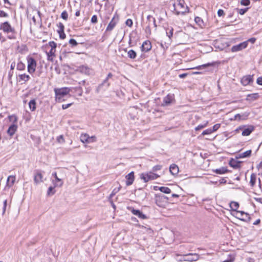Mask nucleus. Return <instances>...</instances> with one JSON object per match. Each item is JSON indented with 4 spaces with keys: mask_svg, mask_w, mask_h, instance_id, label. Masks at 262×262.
Listing matches in <instances>:
<instances>
[{
    "mask_svg": "<svg viewBox=\"0 0 262 262\" xmlns=\"http://www.w3.org/2000/svg\"><path fill=\"white\" fill-rule=\"evenodd\" d=\"M48 46L51 48L49 52H46L47 59L49 61H53V57H55L56 48L57 44L54 41H50Z\"/></svg>",
    "mask_w": 262,
    "mask_h": 262,
    "instance_id": "20e7f679",
    "label": "nucleus"
},
{
    "mask_svg": "<svg viewBox=\"0 0 262 262\" xmlns=\"http://www.w3.org/2000/svg\"><path fill=\"white\" fill-rule=\"evenodd\" d=\"M241 4L243 6H248L250 4L249 0H242Z\"/></svg>",
    "mask_w": 262,
    "mask_h": 262,
    "instance_id": "864d4df0",
    "label": "nucleus"
},
{
    "mask_svg": "<svg viewBox=\"0 0 262 262\" xmlns=\"http://www.w3.org/2000/svg\"><path fill=\"white\" fill-rule=\"evenodd\" d=\"M232 214L236 218L246 222H250L251 219L248 213L243 211H235Z\"/></svg>",
    "mask_w": 262,
    "mask_h": 262,
    "instance_id": "39448f33",
    "label": "nucleus"
},
{
    "mask_svg": "<svg viewBox=\"0 0 262 262\" xmlns=\"http://www.w3.org/2000/svg\"><path fill=\"white\" fill-rule=\"evenodd\" d=\"M59 34L60 38L63 39L66 37V35L64 33H62V32H60V33H59Z\"/></svg>",
    "mask_w": 262,
    "mask_h": 262,
    "instance_id": "774afa93",
    "label": "nucleus"
},
{
    "mask_svg": "<svg viewBox=\"0 0 262 262\" xmlns=\"http://www.w3.org/2000/svg\"><path fill=\"white\" fill-rule=\"evenodd\" d=\"M0 29L3 30L5 33H11V34L8 35V38L11 39L16 38L15 29L11 27V25L8 21L2 23L0 26Z\"/></svg>",
    "mask_w": 262,
    "mask_h": 262,
    "instance_id": "7ed1b4c3",
    "label": "nucleus"
},
{
    "mask_svg": "<svg viewBox=\"0 0 262 262\" xmlns=\"http://www.w3.org/2000/svg\"><path fill=\"white\" fill-rule=\"evenodd\" d=\"M118 20H119V16L117 14H115L114 15V16L113 17V18L112 19L111 21L108 24V25L106 28V31H111L114 28V27L116 26Z\"/></svg>",
    "mask_w": 262,
    "mask_h": 262,
    "instance_id": "9b49d317",
    "label": "nucleus"
},
{
    "mask_svg": "<svg viewBox=\"0 0 262 262\" xmlns=\"http://www.w3.org/2000/svg\"><path fill=\"white\" fill-rule=\"evenodd\" d=\"M213 133L211 128H208L203 132L202 135L204 136L206 135H210Z\"/></svg>",
    "mask_w": 262,
    "mask_h": 262,
    "instance_id": "c03bdc74",
    "label": "nucleus"
},
{
    "mask_svg": "<svg viewBox=\"0 0 262 262\" xmlns=\"http://www.w3.org/2000/svg\"><path fill=\"white\" fill-rule=\"evenodd\" d=\"M61 17L65 20H67L68 18V14L66 11H64L61 14Z\"/></svg>",
    "mask_w": 262,
    "mask_h": 262,
    "instance_id": "49530a36",
    "label": "nucleus"
},
{
    "mask_svg": "<svg viewBox=\"0 0 262 262\" xmlns=\"http://www.w3.org/2000/svg\"><path fill=\"white\" fill-rule=\"evenodd\" d=\"M208 123V122L206 121L205 122V123L203 125H199L198 126L195 127V130H199L201 129H202V128L205 127L207 125Z\"/></svg>",
    "mask_w": 262,
    "mask_h": 262,
    "instance_id": "a18cd8bd",
    "label": "nucleus"
},
{
    "mask_svg": "<svg viewBox=\"0 0 262 262\" xmlns=\"http://www.w3.org/2000/svg\"><path fill=\"white\" fill-rule=\"evenodd\" d=\"M255 41H256V38H254V37H252V38H250V39L247 40L246 41H248V43L249 42H250L252 43H254L255 42Z\"/></svg>",
    "mask_w": 262,
    "mask_h": 262,
    "instance_id": "0e129e2a",
    "label": "nucleus"
},
{
    "mask_svg": "<svg viewBox=\"0 0 262 262\" xmlns=\"http://www.w3.org/2000/svg\"><path fill=\"white\" fill-rule=\"evenodd\" d=\"M28 62V72L30 74H32L35 72L36 67V60L31 57H28L27 58Z\"/></svg>",
    "mask_w": 262,
    "mask_h": 262,
    "instance_id": "0eeeda50",
    "label": "nucleus"
},
{
    "mask_svg": "<svg viewBox=\"0 0 262 262\" xmlns=\"http://www.w3.org/2000/svg\"><path fill=\"white\" fill-rule=\"evenodd\" d=\"M7 206V200H5L3 201V214H4L6 211Z\"/></svg>",
    "mask_w": 262,
    "mask_h": 262,
    "instance_id": "8fccbe9b",
    "label": "nucleus"
},
{
    "mask_svg": "<svg viewBox=\"0 0 262 262\" xmlns=\"http://www.w3.org/2000/svg\"><path fill=\"white\" fill-rule=\"evenodd\" d=\"M55 187L50 186L48 190L47 194L48 195H52L55 193V191L54 190Z\"/></svg>",
    "mask_w": 262,
    "mask_h": 262,
    "instance_id": "37998d69",
    "label": "nucleus"
},
{
    "mask_svg": "<svg viewBox=\"0 0 262 262\" xmlns=\"http://www.w3.org/2000/svg\"><path fill=\"white\" fill-rule=\"evenodd\" d=\"M72 104V103H69V104H63L62 106V108L63 110L67 109L68 107H69L70 106H71Z\"/></svg>",
    "mask_w": 262,
    "mask_h": 262,
    "instance_id": "e2e57ef3",
    "label": "nucleus"
},
{
    "mask_svg": "<svg viewBox=\"0 0 262 262\" xmlns=\"http://www.w3.org/2000/svg\"><path fill=\"white\" fill-rule=\"evenodd\" d=\"M169 171L172 175H176L179 172V167L176 164H172L169 167Z\"/></svg>",
    "mask_w": 262,
    "mask_h": 262,
    "instance_id": "393cba45",
    "label": "nucleus"
},
{
    "mask_svg": "<svg viewBox=\"0 0 262 262\" xmlns=\"http://www.w3.org/2000/svg\"><path fill=\"white\" fill-rule=\"evenodd\" d=\"M147 20L149 21V23H148V26L146 28V31H148L150 32V22L151 20L153 21V25H154V27H155V30H156L157 25L156 23L155 18L154 17H153L152 16L149 15L147 16Z\"/></svg>",
    "mask_w": 262,
    "mask_h": 262,
    "instance_id": "aec40b11",
    "label": "nucleus"
},
{
    "mask_svg": "<svg viewBox=\"0 0 262 262\" xmlns=\"http://www.w3.org/2000/svg\"><path fill=\"white\" fill-rule=\"evenodd\" d=\"M195 23L199 26L200 27L203 28L204 27V22L203 19L200 17H195L194 18Z\"/></svg>",
    "mask_w": 262,
    "mask_h": 262,
    "instance_id": "e433bc0d",
    "label": "nucleus"
},
{
    "mask_svg": "<svg viewBox=\"0 0 262 262\" xmlns=\"http://www.w3.org/2000/svg\"><path fill=\"white\" fill-rule=\"evenodd\" d=\"M151 44L150 41L145 40L144 41L141 46V51L142 52H147L150 51L151 49Z\"/></svg>",
    "mask_w": 262,
    "mask_h": 262,
    "instance_id": "f3484780",
    "label": "nucleus"
},
{
    "mask_svg": "<svg viewBox=\"0 0 262 262\" xmlns=\"http://www.w3.org/2000/svg\"><path fill=\"white\" fill-rule=\"evenodd\" d=\"M256 82L258 84L262 85V77H259L257 79Z\"/></svg>",
    "mask_w": 262,
    "mask_h": 262,
    "instance_id": "680f3d73",
    "label": "nucleus"
},
{
    "mask_svg": "<svg viewBox=\"0 0 262 262\" xmlns=\"http://www.w3.org/2000/svg\"><path fill=\"white\" fill-rule=\"evenodd\" d=\"M126 185L127 186H129L133 183L134 181V173L133 171L130 172L127 176H126Z\"/></svg>",
    "mask_w": 262,
    "mask_h": 262,
    "instance_id": "a211bd4d",
    "label": "nucleus"
},
{
    "mask_svg": "<svg viewBox=\"0 0 262 262\" xmlns=\"http://www.w3.org/2000/svg\"><path fill=\"white\" fill-rule=\"evenodd\" d=\"M220 124H216L213 125L212 130L213 132L216 131L220 127Z\"/></svg>",
    "mask_w": 262,
    "mask_h": 262,
    "instance_id": "13d9d810",
    "label": "nucleus"
},
{
    "mask_svg": "<svg viewBox=\"0 0 262 262\" xmlns=\"http://www.w3.org/2000/svg\"><path fill=\"white\" fill-rule=\"evenodd\" d=\"M128 57L130 59H135L137 57L136 52L133 50H130L127 52Z\"/></svg>",
    "mask_w": 262,
    "mask_h": 262,
    "instance_id": "4c0bfd02",
    "label": "nucleus"
},
{
    "mask_svg": "<svg viewBox=\"0 0 262 262\" xmlns=\"http://www.w3.org/2000/svg\"><path fill=\"white\" fill-rule=\"evenodd\" d=\"M140 111L137 107H132L129 110V115L131 119L134 120L137 117L138 112Z\"/></svg>",
    "mask_w": 262,
    "mask_h": 262,
    "instance_id": "dca6fc26",
    "label": "nucleus"
},
{
    "mask_svg": "<svg viewBox=\"0 0 262 262\" xmlns=\"http://www.w3.org/2000/svg\"><path fill=\"white\" fill-rule=\"evenodd\" d=\"M199 255L196 253H189L182 256L180 261H195L199 259Z\"/></svg>",
    "mask_w": 262,
    "mask_h": 262,
    "instance_id": "423d86ee",
    "label": "nucleus"
},
{
    "mask_svg": "<svg viewBox=\"0 0 262 262\" xmlns=\"http://www.w3.org/2000/svg\"><path fill=\"white\" fill-rule=\"evenodd\" d=\"M256 174L255 173H252L250 176V186L253 187L256 183Z\"/></svg>",
    "mask_w": 262,
    "mask_h": 262,
    "instance_id": "f704fd0d",
    "label": "nucleus"
},
{
    "mask_svg": "<svg viewBox=\"0 0 262 262\" xmlns=\"http://www.w3.org/2000/svg\"><path fill=\"white\" fill-rule=\"evenodd\" d=\"M58 27L59 28V29L58 30V33H60V32H62V33H63V32H64L63 25L61 23H60L58 24Z\"/></svg>",
    "mask_w": 262,
    "mask_h": 262,
    "instance_id": "de8ad7c7",
    "label": "nucleus"
},
{
    "mask_svg": "<svg viewBox=\"0 0 262 262\" xmlns=\"http://www.w3.org/2000/svg\"><path fill=\"white\" fill-rule=\"evenodd\" d=\"M173 28H171V27H170V28H168L166 31V34H167V36L169 38H170L173 35Z\"/></svg>",
    "mask_w": 262,
    "mask_h": 262,
    "instance_id": "79ce46f5",
    "label": "nucleus"
},
{
    "mask_svg": "<svg viewBox=\"0 0 262 262\" xmlns=\"http://www.w3.org/2000/svg\"><path fill=\"white\" fill-rule=\"evenodd\" d=\"M253 81V75H248L244 76L242 77L241 80V83L246 86L249 84H251Z\"/></svg>",
    "mask_w": 262,
    "mask_h": 262,
    "instance_id": "9d476101",
    "label": "nucleus"
},
{
    "mask_svg": "<svg viewBox=\"0 0 262 262\" xmlns=\"http://www.w3.org/2000/svg\"><path fill=\"white\" fill-rule=\"evenodd\" d=\"M239 129L242 130V135L244 136H249L254 129L253 126H249L247 127H239Z\"/></svg>",
    "mask_w": 262,
    "mask_h": 262,
    "instance_id": "ddd939ff",
    "label": "nucleus"
},
{
    "mask_svg": "<svg viewBox=\"0 0 262 262\" xmlns=\"http://www.w3.org/2000/svg\"><path fill=\"white\" fill-rule=\"evenodd\" d=\"M69 43L72 47H75L77 45L76 40L73 38L70 39Z\"/></svg>",
    "mask_w": 262,
    "mask_h": 262,
    "instance_id": "3c124183",
    "label": "nucleus"
},
{
    "mask_svg": "<svg viewBox=\"0 0 262 262\" xmlns=\"http://www.w3.org/2000/svg\"><path fill=\"white\" fill-rule=\"evenodd\" d=\"M173 96L172 95L168 94L163 99V104L164 105H168L170 104L172 101Z\"/></svg>",
    "mask_w": 262,
    "mask_h": 262,
    "instance_id": "a878e982",
    "label": "nucleus"
},
{
    "mask_svg": "<svg viewBox=\"0 0 262 262\" xmlns=\"http://www.w3.org/2000/svg\"><path fill=\"white\" fill-rule=\"evenodd\" d=\"M57 141L59 143H63L64 142V138L62 135H60L57 138Z\"/></svg>",
    "mask_w": 262,
    "mask_h": 262,
    "instance_id": "5fc2aeb1",
    "label": "nucleus"
},
{
    "mask_svg": "<svg viewBox=\"0 0 262 262\" xmlns=\"http://www.w3.org/2000/svg\"><path fill=\"white\" fill-rule=\"evenodd\" d=\"M214 171L216 173L222 174L227 173L228 172V169L226 167H222L219 169H216Z\"/></svg>",
    "mask_w": 262,
    "mask_h": 262,
    "instance_id": "72a5a7b5",
    "label": "nucleus"
},
{
    "mask_svg": "<svg viewBox=\"0 0 262 262\" xmlns=\"http://www.w3.org/2000/svg\"><path fill=\"white\" fill-rule=\"evenodd\" d=\"M252 151L251 150H247L244 152L239 154L237 156V158H244L246 157H249L251 155Z\"/></svg>",
    "mask_w": 262,
    "mask_h": 262,
    "instance_id": "c85d7f7f",
    "label": "nucleus"
},
{
    "mask_svg": "<svg viewBox=\"0 0 262 262\" xmlns=\"http://www.w3.org/2000/svg\"><path fill=\"white\" fill-rule=\"evenodd\" d=\"M260 223V220L259 219L256 220L253 224L254 225H258Z\"/></svg>",
    "mask_w": 262,
    "mask_h": 262,
    "instance_id": "338daca9",
    "label": "nucleus"
},
{
    "mask_svg": "<svg viewBox=\"0 0 262 262\" xmlns=\"http://www.w3.org/2000/svg\"><path fill=\"white\" fill-rule=\"evenodd\" d=\"M56 101L61 102L64 100V97L68 95L70 92V89L69 88H62L60 89H55Z\"/></svg>",
    "mask_w": 262,
    "mask_h": 262,
    "instance_id": "f03ea898",
    "label": "nucleus"
},
{
    "mask_svg": "<svg viewBox=\"0 0 262 262\" xmlns=\"http://www.w3.org/2000/svg\"><path fill=\"white\" fill-rule=\"evenodd\" d=\"M8 14L3 10H0V17H8Z\"/></svg>",
    "mask_w": 262,
    "mask_h": 262,
    "instance_id": "bf43d9fd",
    "label": "nucleus"
},
{
    "mask_svg": "<svg viewBox=\"0 0 262 262\" xmlns=\"http://www.w3.org/2000/svg\"><path fill=\"white\" fill-rule=\"evenodd\" d=\"M17 128V124H11L9 126L7 133L9 136H12L16 132Z\"/></svg>",
    "mask_w": 262,
    "mask_h": 262,
    "instance_id": "6ab92c4d",
    "label": "nucleus"
},
{
    "mask_svg": "<svg viewBox=\"0 0 262 262\" xmlns=\"http://www.w3.org/2000/svg\"><path fill=\"white\" fill-rule=\"evenodd\" d=\"M18 77L19 82L23 81L24 83L27 82L30 79V76L26 74L19 75Z\"/></svg>",
    "mask_w": 262,
    "mask_h": 262,
    "instance_id": "c756f323",
    "label": "nucleus"
},
{
    "mask_svg": "<svg viewBox=\"0 0 262 262\" xmlns=\"http://www.w3.org/2000/svg\"><path fill=\"white\" fill-rule=\"evenodd\" d=\"M173 8V13L177 15L188 12V8L185 6L183 0H174Z\"/></svg>",
    "mask_w": 262,
    "mask_h": 262,
    "instance_id": "f257e3e1",
    "label": "nucleus"
},
{
    "mask_svg": "<svg viewBox=\"0 0 262 262\" xmlns=\"http://www.w3.org/2000/svg\"><path fill=\"white\" fill-rule=\"evenodd\" d=\"M164 199H167V198L164 195L157 196L156 199L157 205L160 207L162 206V205L161 203V201Z\"/></svg>",
    "mask_w": 262,
    "mask_h": 262,
    "instance_id": "c9c22d12",
    "label": "nucleus"
},
{
    "mask_svg": "<svg viewBox=\"0 0 262 262\" xmlns=\"http://www.w3.org/2000/svg\"><path fill=\"white\" fill-rule=\"evenodd\" d=\"M230 207L233 211V213L237 211V209L239 207V204L236 202H231L230 204Z\"/></svg>",
    "mask_w": 262,
    "mask_h": 262,
    "instance_id": "2f4dec72",
    "label": "nucleus"
},
{
    "mask_svg": "<svg viewBox=\"0 0 262 262\" xmlns=\"http://www.w3.org/2000/svg\"><path fill=\"white\" fill-rule=\"evenodd\" d=\"M248 46V41H244L241 42L238 45L233 46L231 49V51L232 52H236L240 51L243 50L244 49H246Z\"/></svg>",
    "mask_w": 262,
    "mask_h": 262,
    "instance_id": "1a4fd4ad",
    "label": "nucleus"
},
{
    "mask_svg": "<svg viewBox=\"0 0 262 262\" xmlns=\"http://www.w3.org/2000/svg\"><path fill=\"white\" fill-rule=\"evenodd\" d=\"M159 177V175L151 172L147 173H142L141 176V178L145 182H147L150 180H155Z\"/></svg>",
    "mask_w": 262,
    "mask_h": 262,
    "instance_id": "6e6552de",
    "label": "nucleus"
},
{
    "mask_svg": "<svg viewBox=\"0 0 262 262\" xmlns=\"http://www.w3.org/2000/svg\"><path fill=\"white\" fill-rule=\"evenodd\" d=\"M259 97V95L258 93H253L248 94L247 96L246 100L248 101H253L254 100H257Z\"/></svg>",
    "mask_w": 262,
    "mask_h": 262,
    "instance_id": "4be33fe9",
    "label": "nucleus"
},
{
    "mask_svg": "<svg viewBox=\"0 0 262 262\" xmlns=\"http://www.w3.org/2000/svg\"><path fill=\"white\" fill-rule=\"evenodd\" d=\"M110 85V83L108 82L107 78H105L103 80V81L98 86V87L96 89L97 93L99 92V91L101 90L102 87L103 86H105L106 88L107 89L109 87Z\"/></svg>",
    "mask_w": 262,
    "mask_h": 262,
    "instance_id": "5701e85b",
    "label": "nucleus"
},
{
    "mask_svg": "<svg viewBox=\"0 0 262 262\" xmlns=\"http://www.w3.org/2000/svg\"><path fill=\"white\" fill-rule=\"evenodd\" d=\"M159 190L163 193L168 194L171 192V190L170 188L167 187H160L159 188Z\"/></svg>",
    "mask_w": 262,
    "mask_h": 262,
    "instance_id": "58836bf2",
    "label": "nucleus"
},
{
    "mask_svg": "<svg viewBox=\"0 0 262 262\" xmlns=\"http://www.w3.org/2000/svg\"><path fill=\"white\" fill-rule=\"evenodd\" d=\"M131 212L133 214L138 216L140 219H145L146 218V215L144 214L142 212H141L139 210H136L133 208L131 210Z\"/></svg>",
    "mask_w": 262,
    "mask_h": 262,
    "instance_id": "412c9836",
    "label": "nucleus"
},
{
    "mask_svg": "<svg viewBox=\"0 0 262 262\" xmlns=\"http://www.w3.org/2000/svg\"><path fill=\"white\" fill-rule=\"evenodd\" d=\"M29 106L30 110L32 112L35 111L36 108V102L35 99H32L29 102Z\"/></svg>",
    "mask_w": 262,
    "mask_h": 262,
    "instance_id": "7c9ffc66",
    "label": "nucleus"
},
{
    "mask_svg": "<svg viewBox=\"0 0 262 262\" xmlns=\"http://www.w3.org/2000/svg\"><path fill=\"white\" fill-rule=\"evenodd\" d=\"M52 175L55 178V180L53 181V183L54 184V187H61L63 185V182L61 179H59L57 177V173L56 172H53Z\"/></svg>",
    "mask_w": 262,
    "mask_h": 262,
    "instance_id": "4468645a",
    "label": "nucleus"
},
{
    "mask_svg": "<svg viewBox=\"0 0 262 262\" xmlns=\"http://www.w3.org/2000/svg\"><path fill=\"white\" fill-rule=\"evenodd\" d=\"M125 24L128 27H132L133 25V21L131 19H127L126 20Z\"/></svg>",
    "mask_w": 262,
    "mask_h": 262,
    "instance_id": "4d7b16f0",
    "label": "nucleus"
},
{
    "mask_svg": "<svg viewBox=\"0 0 262 262\" xmlns=\"http://www.w3.org/2000/svg\"><path fill=\"white\" fill-rule=\"evenodd\" d=\"M8 119L10 122L12 123V124H17V117L15 115H9L8 116Z\"/></svg>",
    "mask_w": 262,
    "mask_h": 262,
    "instance_id": "473e14b6",
    "label": "nucleus"
},
{
    "mask_svg": "<svg viewBox=\"0 0 262 262\" xmlns=\"http://www.w3.org/2000/svg\"><path fill=\"white\" fill-rule=\"evenodd\" d=\"M213 64L212 63H207V64H202V65H201V66H197V67H196L195 68H193L192 69H193L202 70V69H205V68H206L207 67L211 66Z\"/></svg>",
    "mask_w": 262,
    "mask_h": 262,
    "instance_id": "ea45409f",
    "label": "nucleus"
},
{
    "mask_svg": "<svg viewBox=\"0 0 262 262\" xmlns=\"http://www.w3.org/2000/svg\"><path fill=\"white\" fill-rule=\"evenodd\" d=\"M26 66L24 63H23L21 61H19L18 62L17 64V69L18 70L22 71L25 69Z\"/></svg>",
    "mask_w": 262,
    "mask_h": 262,
    "instance_id": "a19ab883",
    "label": "nucleus"
},
{
    "mask_svg": "<svg viewBox=\"0 0 262 262\" xmlns=\"http://www.w3.org/2000/svg\"><path fill=\"white\" fill-rule=\"evenodd\" d=\"M162 167V165H157L152 167V170L154 171L160 170L161 169Z\"/></svg>",
    "mask_w": 262,
    "mask_h": 262,
    "instance_id": "603ef678",
    "label": "nucleus"
},
{
    "mask_svg": "<svg viewBox=\"0 0 262 262\" xmlns=\"http://www.w3.org/2000/svg\"><path fill=\"white\" fill-rule=\"evenodd\" d=\"M80 140L83 143L91 142L90 136L87 134H82L80 135Z\"/></svg>",
    "mask_w": 262,
    "mask_h": 262,
    "instance_id": "b1692460",
    "label": "nucleus"
},
{
    "mask_svg": "<svg viewBox=\"0 0 262 262\" xmlns=\"http://www.w3.org/2000/svg\"><path fill=\"white\" fill-rule=\"evenodd\" d=\"M248 8H245V9H237V12L238 13H239L241 15L244 14L248 10Z\"/></svg>",
    "mask_w": 262,
    "mask_h": 262,
    "instance_id": "09e8293b",
    "label": "nucleus"
},
{
    "mask_svg": "<svg viewBox=\"0 0 262 262\" xmlns=\"http://www.w3.org/2000/svg\"><path fill=\"white\" fill-rule=\"evenodd\" d=\"M91 142H94L96 141V138L95 136L90 137Z\"/></svg>",
    "mask_w": 262,
    "mask_h": 262,
    "instance_id": "69168bd1",
    "label": "nucleus"
},
{
    "mask_svg": "<svg viewBox=\"0 0 262 262\" xmlns=\"http://www.w3.org/2000/svg\"><path fill=\"white\" fill-rule=\"evenodd\" d=\"M217 15L219 16H222L224 15V12L222 9H219L217 11Z\"/></svg>",
    "mask_w": 262,
    "mask_h": 262,
    "instance_id": "052dcab7",
    "label": "nucleus"
},
{
    "mask_svg": "<svg viewBox=\"0 0 262 262\" xmlns=\"http://www.w3.org/2000/svg\"><path fill=\"white\" fill-rule=\"evenodd\" d=\"M78 70L81 73L90 75L93 72V70L86 66H81L78 67Z\"/></svg>",
    "mask_w": 262,
    "mask_h": 262,
    "instance_id": "f8f14e48",
    "label": "nucleus"
},
{
    "mask_svg": "<svg viewBox=\"0 0 262 262\" xmlns=\"http://www.w3.org/2000/svg\"><path fill=\"white\" fill-rule=\"evenodd\" d=\"M34 182L36 185L43 182V176L39 170H37L34 174Z\"/></svg>",
    "mask_w": 262,
    "mask_h": 262,
    "instance_id": "2eb2a0df",
    "label": "nucleus"
},
{
    "mask_svg": "<svg viewBox=\"0 0 262 262\" xmlns=\"http://www.w3.org/2000/svg\"><path fill=\"white\" fill-rule=\"evenodd\" d=\"M241 162L234 160L231 159L229 162V165L231 167L236 169L241 166Z\"/></svg>",
    "mask_w": 262,
    "mask_h": 262,
    "instance_id": "bb28decb",
    "label": "nucleus"
},
{
    "mask_svg": "<svg viewBox=\"0 0 262 262\" xmlns=\"http://www.w3.org/2000/svg\"><path fill=\"white\" fill-rule=\"evenodd\" d=\"M15 181V176H10L8 177L7 181V185L8 187H12Z\"/></svg>",
    "mask_w": 262,
    "mask_h": 262,
    "instance_id": "cd10ccee",
    "label": "nucleus"
},
{
    "mask_svg": "<svg viewBox=\"0 0 262 262\" xmlns=\"http://www.w3.org/2000/svg\"><path fill=\"white\" fill-rule=\"evenodd\" d=\"M91 23L93 24H96L97 23V16L96 15H94L91 18Z\"/></svg>",
    "mask_w": 262,
    "mask_h": 262,
    "instance_id": "6e6d98bb",
    "label": "nucleus"
}]
</instances>
